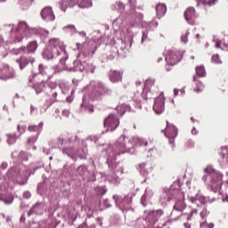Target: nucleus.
Masks as SVG:
<instances>
[{
	"mask_svg": "<svg viewBox=\"0 0 228 228\" xmlns=\"http://www.w3.org/2000/svg\"><path fill=\"white\" fill-rule=\"evenodd\" d=\"M17 42H22V37H16L15 39L11 41V44H15Z\"/></svg>",
	"mask_w": 228,
	"mask_h": 228,
	"instance_id": "nucleus-41",
	"label": "nucleus"
},
{
	"mask_svg": "<svg viewBox=\"0 0 228 228\" xmlns=\"http://www.w3.org/2000/svg\"><path fill=\"white\" fill-rule=\"evenodd\" d=\"M100 94L102 95H104V94H108V89H106L104 86L100 87Z\"/></svg>",
	"mask_w": 228,
	"mask_h": 228,
	"instance_id": "nucleus-38",
	"label": "nucleus"
},
{
	"mask_svg": "<svg viewBox=\"0 0 228 228\" xmlns=\"http://www.w3.org/2000/svg\"><path fill=\"white\" fill-rule=\"evenodd\" d=\"M205 227H208V228H214L215 227V224L213 223H210V224H207L206 221H203L201 224H200V228H205Z\"/></svg>",
	"mask_w": 228,
	"mask_h": 228,
	"instance_id": "nucleus-30",
	"label": "nucleus"
},
{
	"mask_svg": "<svg viewBox=\"0 0 228 228\" xmlns=\"http://www.w3.org/2000/svg\"><path fill=\"white\" fill-rule=\"evenodd\" d=\"M52 97H53V99H56L58 97V93H53Z\"/></svg>",
	"mask_w": 228,
	"mask_h": 228,
	"instance_id": "nucleus-46",
	"label": "nucleus"
},
{
	"mask_svg": "<svg viewBox=\"0 0 228 228\" xmlns=\"http://www.w3.org/2000/svg\"><path fill=\"white\" fill-rule=\"evenodd\" d=\"M34 88L36 90V94H42L44 92V88H45V81H41L34 85Z\"/></svg>",
	"mask_w": 228,
	"mask_h": 228,
	"instance_id": "nucleus-22",
	"label": "nucleus"
},
{
	"mask_svg": "<svg viewBox=\"0 0 228 228\" xmlns=\"http://www.w3.org/2000/svg\"><path fill=\"white\" fill-rule=\"evenodd\" d=\"M61 9L62 10V12H67V2H61Z\"/></svg>",
	"mask_w": 228,
	"mask_h": 228,
	"instance_id": "nucleus-37",
	"label": "nucleus"
},
{
	"mask_svg": "<svg viewBox=\"0 0 228 228\" xmlns=\"http://www.w3.org/2000/svg\"><path fill=\"white\" fill-rule=\"evenodd\" d=\"M205 172L206 174H208L210 176V186L212 191H214V193H216L218 190H222V179H224V175L216 172L211 167H208L207 168H205Z\"/></svg>",
	"mask_w": 228,
	"mask_h": 228,
	"instance_id": "nucleus-3",
	"label": "nucleus"
},
{
	"mask_svg": "<svg viewBox=\"0 0 228 228\" xmlns=\"http://www.w3.org/2000/svg\"><path fill=\"white\" fill-rule=\"evenodd\" d=\"M200 216H201L202 220H206V216H208V208H204Z\"/></svg>",
	"mask_w": 228,
	"mask_h": 228,
	"instance_id": "nucleus-33",
	"label": "nucleus"
},
{
	"mask_svg": "<svg viewBox=\"0 0 228 228\" xmlns=\"http://www.w3.org/2000/svg\"><path fill=\"white\" fill-rule=\"evenodd\" d=\"M198 200L200 202V204L206 205L208 202H215V199H212L211 200L209 198H207L205 196H199Z\"/></svg>",
	"mask_w": 228,
	"mask_h": 228,
	"instance_id": "nucleus-27",
	"label": "nucleus"
},
{
	"mask_svg": "<svg viewBox=\"0 0 228 228\" xmlns=\"http://www.w3.org/2000/svg\"><path fill=\"white\" fill-rule=\"evenodd\" d=\"M195 15V8L193 7H188L183 13V17L185 20L188 21V24H193V20L196 17Z\"/></svg>",
	"mask_w": 228,
	"mask_h": 228,
	"instance_id": "nucleus-15",
	"label": "nucleus"
},
{
	"mask_svg": "<svg viewBox=\"0 0 228 228\" xmlns=\"http://www.w3.org/2000/svg\"><path fill=\"white\" fill-rule=\"evenodd\" d=\"M216 1H218V0H213V2H208V4L211 6V4H215V3H216Z\"/></svg>",
	"mask_w": 228,
	"mask_h": 228,
	"instance_id": "nucleus-49",
	"label": "nucleus"
},
{
	"mask_svg": "<svg viewBox=\"0 0 228 228\" xmlns=\"http://www.w3.org/2000/svg\"><path fill=\"white\" fill-rule=\"evenodd\" d=\"M120 172H121V174H122V172H124V169H123V168H121V169H120Z\"/></svg>",
	"mask_w": 228,
	"mask_h": 228,
	"instance_id": "nucleus-57",
	"label": "nucleus"
},
{
	"mask_svg": "<svg viewBox=\"0 0 228 228\" xmlns=\"http://www.w3.org/2000/svg\"><path fill=\"white\" fill-rule=\"evenodd\" d=\"M163 215H165V212L162 209L152 210L149 212L146 220L154 225L158 224V220H159V217Z\"/></svg>",
	"mask_w": 228,
	"mask_h": 228,
	"instance_id": "nucleus-11",
	"label": "nucleus"
},
{
	"mask_svg": "<svg viewBox=\"0 0 228 228\" xmlns=\"http://www.w3.org/2000/svg\"><path fill=\"white\" fill-rule=\"evenodd\" d=\"M24 154V152H21L20 155Z\"/></svg>",
	"mask_w": 228,
	"mask_h": 228,
	"instance_id": "nucleus-59",
	"label": "nucleus"
},
{
	"mask_svg": "<svg viewBox=\"0 0 228 228\" xmlns=\"http://www.w3.org/2000/svg\"><path fill=\"white\" fill-rule=\"evenodd\" d=\"M141 204H142V206H147V196L142 195V198H141Z\"/></svg>",
	"mask_w": 228,
	"mask_h": 228,
	"instance_id": "nucleus-36",
	"label": "nucleus"
},
{
	"mask_svg": "<svg viewBox=\"0 0 228 228\" xmlns=\"http://www.w3.org/2000/svg\"><path fill=\"white\" fill-rule=\"evenodd\" d=\"M49 159H50V161H52V159H53V157H50V158H49Z\"/></svg>",
	"mask_w": 228,
	"mask_h": 228,
	"instance_id": "nucleus-58",
	"label": "nucleus"
},
{
	"mask_svg": "<svg viewBox=\"0 0 228 228\" xmlns=\"http://www.w3.org/2000/svg\"><path fill=\"white\" fill-rule=\"evenodd\" d=\"M22 26H24V27L26 28V26H28V25L26 24L25 21H20V22L19 23V28H22Z\"/></svg>",
	"mask_w": 228,
	"mask_h": 228,
	"instance_id": "nucleus-42",
	"label": "nucleus"
},
{
	"mask_svg": "<svg viewBox=\"0 0 228 228\" xmlns=\"http://www.w3.org/2000/svg\"><path fill=\"white\" fill-rule=\"evenodd\" d=\"M165 136L169 140V143L174 145V140L177 138V128L168 121H167V127L165 130Z\"/></svg>",
	"mask_w": 228,
	"mask_h": 228,
	"instance_id": "nucleus-8",
	"label": "nucleus"
},
{
	"mask_svg": "<svg viewBox=\"0 0 228 228\" xmlns=\"http://www.w3.org/2000/svg\"><path fill=\"white\" fill-rule=\"evenodd\" d=\"M137 86V93L134 94V100L140 102L142 99V94L145 92L147 95V99H151V93L156 92V80L154 78H148L144 86H142V82H136L135 83Z\"/></svg>",
	"mask_w": 228,
	"mask_h": 228,
	"instance_id": "nucleus-2",
	"label": "nucleus"
},
{
	"mask_svg": "<svg viewBox=\"0 0 228 228\" xmlns=\"http://www.w3.org/2000/svg\"><path fill=\"white\" fill-rule=\"evenodd\" d=\"M39 74L42 76H48L49 77V69L45 67L44 64H39L38 66Z\"/></svg>",
	"mask_w": 228,
	"mask_h": 228,
	"instance_id": "nucleus-24",
	"label": "nucleus"
},
{
	"mask_svg": "<svg viewBox=\"0 0 228 228\" xmlns=\"http://www.w3.org/2000/svg\"><path fill=\"white\" fill-rule=\"evenodd\" d=\"M28 158L25 159V161H27Z\"/></svg>",
	"mask_w": 228,
	"mask_h": 228,
	"instance_id": "nucleus-60",
	"label": "nucleus"
},
{
	"mask_svg": "<svg viewBox=\"0 0 228 228\" xmlns=\"http://www.w3.org/2000/svg\"><path fill=\"white\" fill-rule=\"evenodd\" d=\"M77 140V135H71L69 138V142H76Z\"/></svg>",
	"mask_w": 228,
	"mask_h": 228,
	"instance_id": "nucleus-39",
	"label": "nucleus"
},
{
	"mask_svg": "<svg viewBox=\"0 0 228 228\" xmlns=\"http://www.w3.org/2000/svg\"><path fill=\"white\" fill-rule=\"evenodd\" d=\"M31 215H33V209H30L28 213V216H31Z\"/></svg>",
	"mask_w": 228,
	"mask_h": 228,
	"instance_id": "nucleus-48",
	"label": "nucleus"
},
{
	"mask_svg": "<svg viewBox=\"0 0 228 228\" xmlns=\"http://www.w3.org/2000/svg\"><path fill=\"white\" fill-rule=\"evenodd\" d=\"M41 17L43 20H54L56 17L54 16V12H53V8L46 6L41 11Z\"/></svg>",
	"mask_w": 228,
	"mask_h": 228,
	"instance_id": "nucleus-13",
	"label": "nucleus"
},
{
	"mask_svg": "<svg viewBox=\"0 0 228 228\" xmlns=\"http://www.w3.org/2000/svg\"><path fill=\"white\" fill-rule=\"evenodd\" d=\"M104 127H107V131L113 132L118 126H120V119L113 115L110 114L103 121Z\"/></svg>",
	"mask_w": 228,
	"mask_h": 228,
	"instance_id": "nucleus-5",
	"label": "nucleus"
},
{
	"mask_svg": "<svg viewBox=\"0 0 228 228\" xmlns=\"http://www.w3.org/2000/svg\"><path fill=\"white\" fill-rule=\"evenodd\" d=\"M7 137V143L9 145H13V143H15V142H17V138H19L17 136V134H6Z\"/></svg>",
	"mask_w": 228,
	"mask_h": 228,
	"instance_id": "nucleus-23",
	"label": "nucleus"
},
{
	"mask_svg": "<svg viewBox=\"0 0 228 228\" xmlns=\"http://www.w3.org/2000/svg\"><path fill=\"white\" fill-rule=\"evenodd\" d=\"M14 77L15 74L9 66H4V68L0 69V79H12V77Z\"/></svg>",
	"mask_w": 228,
	"mask_h": 228,
	"instance_id": "nucleus-14",
	"label": "nucleus"
},
{
	"mask_svg": "<svg viewBox=\"0 0 228 228\" xmlns=\"http://www.w3.org/2000/svg\"><path fill=\"white\" fill-rule=\"evenodd\" d=\"M224 202H228V195H226L224 199H223Z\"/></svg>",
	"mask_w": 228,
	"mask_h": 228,
	"instance_id": "nucleus-50",
	"label": "nucleus"
},
{
	"mask_svg": "<svg viewBox=\"0 0 228 228\" xmlns=\"http://www.w3.org/2000/svg\"><path fill=\"white\" fill-rule=\"evenodd\" d=\"M153 110L157 115H161V113L165 111V96L163 95V93H161L159 96L155 99Z\"/></svg>",
	"mask_w": 228,
	"mask_h": 228,
	"instance_id": "nucleus-9",
	"label": "nucleus"
},
{
	"mask_svg": "<svg viewBox=\"0 0 228 228\" xmlns=\"http://www.w3.org/2000/svg\"><path fill=\"white\" fill-rule=\"evenodd\" d=\"M181 58H183V54H181V52L169 51L168 54L166 56V61L167 65H169L170 67H174V65H177V63L181 61Z\"/></svg>",
	"mask_w": 228,
	"mask_h": 228,
	"instance_id": "nucleus-6",
	"label": "nucleus"
},
{
	"mask_svg": "<svg viewBox=\"0 0 228 228\" xmlns=\"http://www.w3.org/2000/svg\"><path fill=\"white\" fill-rule=\"evenodd\" d=\"M197 209H192L191 212V216L187 218V220H191V216H193V215H197Z\"/></svg>",
	"mask_w": 228,
	"mask_h": 228,
	"instance_id": "nucleus-40",
	"label": "nucleus"
},
{
	"mask_svg": "<svg viewBox=\"0 0 228 228\" xmlns=\"http://www.w3.org/2000/svg\"><path fill=\"white\" fill-rule=\"evenodd\" d=\"M94 107L89 108V113H94Z\"/></svg>",
	"mask_w": 228,
	"mask_h": 228,
	"instance_id": "nucleus-51",
	"label": "nucleus"
},
{
	"mask_svg": "<svg viewBox=\"0 0 228 228\" xmlns=\"http://www.w3.org/2000/svg\"><path fill=\"white\" fill-rule=\"evenodd\" d=\"M17 131L20 133V134H24V133H26V126L18 125Z\"/></svg>",
	"mask_w": 228,
	"mask_h": 228,
	"instance_id": "nucleus-29",
	"label": "nucleus"
},
{
	"mask_svg": "<svg viewBox=\"0 0 228 228\" xmlns=\"http://www.w3.org/2000/svg\"><path fill=\"white\" fill-rule=\"evenodd\" d=\"M69 114H70V112H69V110H63V111H62V115H63L64 117H69Z\"/></svg>",
	"mask_w": 228,
	"mask_h": 228,
	"instance_id": "nucleus-44",
	"label": "nucleus"
},
{
	"mask_svg": "<svg viewBox=\"0 0 228 228\" xmlns=\"http://www.w3.org/2000/svg\"><path fill=\"white\" fill-rule=\"evenodd\" d=\"M69 6H74V4H83V0H69Z\"/></svg>",
	"mask_w": 228,
	"mask_h": 228,
	"instance_id": "nucleus-32",
	"label": "nucleus"
},
{
	"mask_svg": "<svg viewBox=\"0 0 228 228\" xmlns=\"http://www.w3.org/2000/svg\"><path fill=\"white\" fill-rule=\"evenodd\" d=\"M159 61H163V58H159L158 62L159 63Z\"/></svg>",
	"mask_w": 228,
	"mask_h": 228,
	"instance_id": "nucleus-53",
	"label": "nucleus"
},
{
	"mask_svg": "<svg viewBox=\"0 0 228 228\" xmlns=\"http://www.w3.org/2000/svg\"><path fill=\"white\" fill-rule=\"evenodd\" d=\"M115 159H117L116 156H109L107 159V163L112 170H117V167H118V163L115 162Z\"/></svg>",
	"mask_w": 228,
	"mask_h": 228,
	"instance_id": "nucleus-20",
	"label": "nucleus"
},
{
	"mask_svg": "<svg viewBox=\"0 0 228 228\" xmlns=\"http://www.w3.org/2000/svg\"><path fill=\"white\" fill-rule=\"evenodd\" d=\"M203 179H206V176H204Z\"/></svg>",
	"mask_w": 228,
	"mask_h": 228,
	"instance_id": "nucleus-61",
	"label": "nucleus"
},
{
	"mask_svg": "<svg viewBox=\"0 0 228 228\" xmlns=\"http://www.w3.org/2000/svg\"><path fill=\"white\" fill-rule=\"evenodd\" d=\"M221 45H222V43L220 41H216V49H220Z\"/></svg>",
	"mask_w": 228,
	"mask_h": 228,
	"instance_id": "nucleus-43",
	"label": "nucleus"
},
{
	"mask_svg": "<svg viewBox=\"0 0 228 228\" xmlns=\"http://www.w3.org/2000/svg\"><path fill=\"white\" fill-rule=\"evenodd\" d=\"M63 153L70 156V154L74 153V148H63Z\"/></svg>",
	"mask_w": 228,
	"mask_h": 228,
	"instance_id": "nucleus-31",
	"label": "nucleus"
},
{
	"mask_svg": "<svg viewBox=\"0 0 228 228\" xmlns=\"http://www.w3.org/2000/svg\"><path fill=\"white\" fill-rule=\"evenodd\" d=\"M156 12L158 18L161 19V17L167 13V5H165V4H157Z\"/></svg>",
	"mask_w": 228,
	"mask_h": 228,
	"instance_id": "nucleus-19",
	"label": "nucleus"
},
{
	"mask_svg": "<svg viewBox=\"0 0 228 228\" xmlns=\"http://www.w3.org/2000/svg\"><path fill=\"white\" fill-rule=\"evenodd\" d=\"M56 56V51H53L52 47L47 46L43 52V58L45 60H53Z\"/></svg>",
	"mask_w": 228,
	"mask_h": 228,
	"instance_id": "nucleus-17",
	"label": "nucleus"
},
{
	"mask_svg": "<svg viewBox=\"0 0 228 228\" xmlns=\"http://www.w3.org/2000/svg\"><path fill=\"white\" fill-rule=\"evenodd\" d=\"M220 156L224 163H228V147H221Z\"/></svg>",
	"mask_w": 228,
	"mask_h": 228,
	"instance_id": "nucleus-21",
	"label": "nucleus"
},
{
	"mask_svg": "<svg viewBox=\"0 0 228 228\" xmlns=\"http://www.w3.org/2000/svg\"><path fill=\"white\" fill-rule=\"evenodd\" d=\"M42 129H44V123H39L38 125H29L28 126V131L29 133H36L37 135L40 134L42 132Z\"/></svg>",
	"mask_w": 228,
	"mask_h": 228,
	"instance_id": "nucleus-18",
	"label": "nucleus"
},
{
	"mask_svg": "<svg viewBox=\"0 0 228 228\" xmlns=\"http://www.w3.org/2000/svg\"><path fill=\"white\" fill-rule=\"evenodd\" d=\"M212 63H216V65H222V59H220V55L216 53L211 57Z\"/></svg>",
	"mask_w": 228,
	"mask_h": 228,
	"instance_id": "nucleus-26",
	"label": "nucleus"
},
{
	"mask_svg": "<svg viewBox=\"0 0 228 228\" xmlns=\"http://www.w3.org/2000/svg\"><path fill=\"white\" fill-rule=\"evenodd\" d=\"M188 35H190V33L186 32L184 35L182 36L181 39L183 44H186V42H188Z\"/></svg>",
	"mask_w": 228,
	"mask_h": 228,
	"instance_id": "nucleus-35",
	"label": "nucleus"
},
{
	"mask_svg": "<svg viewBox=\"0 0 228 228\" xmlns=\"http://www.w3.org/2000/svg\"><path fill=\"white\" fill-rule=\"evenodd\" d=\"M133 141L140 147H147L149 145V142L142 138H134Z\"/></svg>",
	"mask_w": 228,
	"mask_h": 228,
	"instance_id": "nucleus-25",
	"label": "nucleus"
},
{
	"mask_svg": "<svg viewBox=\"0 0 228 228\" xmlns=\"http://www.w3.org/2000/svg\"><path fill=\"white\" fill-rule=\"evenodd\" d=\"M122 71L111 69L109 74V77L112 83H118L119 81H122Z\"/></svg>",
	"mask_w": 228,
	"mask_h": 228,
	"instance_id": "nucleus-16",
	"label": "nucleus"
},
{
	"mask_svg": "<svg viewBox=\"0 0 228 228\" xmlns=\"http://www.w3.org/2000/svg\"><path fill=\"white\" fill-rule=\"evenodd\" d=\"M58 140H59L60 143H63V139H61V137H59Z\"/></svg>",
	"mask_w": 228,
	"mask_h": 228,
	"instance_id": "nucleus-52",
	"label": "nucleus"
},
{
	"mask_svg": "<svg viewBox=\"0 0 228 228\" xmlns=\"http://www.w3.org/2000/svg\"><path fill=\"white\" fill-rule=\"evenodd\" d=\"M196 38H200V34H197Z\"/></svg>",
	"mask_w": 228,
	"mask_h": 228,
	"instance_id": "nucleus-54",
	"label": "nucleus"
},
{
	"mask_svg": "<svg viewBox=\"0 0 228 228\" xmlns=\"http://www.w3.org/2000/svg\"><path fill=\"white\" fill-rule=\"evenodd\" d=\"M63 29L69 30V31H76V26L67 25L63 28Z\"/></svg>",
	"mask_w": 228,
	"mask_h": 228,
	"instance_id": "nucleus-34",
	"label": "nucleus"
},
{
	"mask_svg": "<svg viewBox=\"0 0 228 228\" xmlns=\"http://www.w3.org/2000/svg\"><path fill=\"white\" fill-rule=\"evenodd\" d=\"M92 54H95V50H94V51L92 52Z\"/></svg>",
	"mask_w": 228,
	"mask_h": 228,
	"instance_id": "nucleus-55",
	"label": "nucleus"
},
{
	"mask_svg": "<svg viewBox=\"0 0 228 228\" xmlns=\"http://www.w3.org/2000/svg\"><path fill=\"white\" fill-rule=\"evenodd\" d=\"M140 167H145V164H141Z\"/></svg>",
	"mask_w": 228,
	"mask_h": 228,
	"instance_id": "nucleus-56",
	"label": "nucleus"
},
{
	"mask_svg": "<svg viewBox=\"0 0 228 228\" xmlns=\"http://www.w3.org/2000/svg\"><path fill=\"white\" fill-rule=\"evenodd\" d=\"M174 94L175 96L179 94V90L178 89H174Z\"/></svg>",
	"mask_w": 228,
	"mask_h": 228,
	"instance_id": "nucleus-47",
	"label": "nucleus"
},
{
	"mask_svg": "<svg viewBox=\"0 0 228 228\" xmlns=\"http://www.w3.org/2000/svg\"><path fill=\"white\" fill-rule=\"evenodd\" d=\"M37 49H38V43L31 41L27 46H22L17 50L16 54H21L20 58L16 60L21 70L26 69L28 63H35V59L33 57H26V54H35Z\"/></svg>",
	"mask_w": 228,
	"mask_h": 228,
	"instance_id": "nucleus-1",
	"label": "nucleus"
},
{
	"mask_svg": "<svg viewBox=\"0 0 228 228\" xmlns=\"http://www.w3.org/2000/svg\"><path fill=\"white\" fill-rule=\"evenodd\" d=\"M197 76L193 77V82L196 85V87L194 88V92L196 94H200V92H202L204 90V84L199 80V77H206V68H204L203 65L198 66L195 69Z\"/></svg>",
	"mask_w": 228,
	"mask_h": 228,
	"instance_id": "nucleus-4",
	"label": "nucleus"
},
{
	"mask_svg": "<svg viewBox=\"0 0 228 228\" xmlns=\"http://www.w3.org/2000/svg\"><path fill=\"white\" fill-rule=\"evenodd\" d=\"M175 204L174 209L175 211H184L186 209V202H184V192L178 191L175 196Z\"/></svg>",
	"mask_w": 228,
	"mask_h": 228,
	"instance_id": "nucleus-7",
	"label": "nucleus"
},
{
	"mask_svg": "<svg viewBox=\"0 0 228 228\" xmlns=\"http://www.w3.org/2000/svg\"><path fill=\"white\" fill-rule=\"evenodd\" d=\"M185 228H191V225L190 224V223H185L183 224Z\"/></svg>",
	"mask_w": 228,
	"mask_h": 228,
	"instance_id": "nucleus-45",
	"label": "nucleus"
},
{
	"mask_svg": "<svg viewBox=\"0 0 228 228\" xmlns=\"http://www.w3.org/2000/svg\"><path fill=\"white\" fill-rule=\"evenodd\" d=\"M129 142H131L129 140V138L121 135L118 141V142L116 143V147L118 149V151H116V154H124L126 152V149H127V147H129Z\"/></svg>",
	"mask_w": 228,
	"mask_h": 228,
	"instance_id": "nucleus-10",
	"label": "nucleus"
},
{
	"mask_svg": "<svg viewBox=\"0 0 228 228\" xmlns=\"http://www.w3.org/2000/svg\"><path fill=\"white\" fill-rule=\"evenodd\" d=\"M37 140L38 134L33 135L28 139V143H29V145H33V143H37Z\"/></svg>",
	"mask_w": 228,
	"mask_h": 228,
	"instance_id": "nucleus-28",
	"label": "nucleus"
},
{
	"mask_svg": "<svg viewBox=\"0 0 228 228\" xmlns=\"http://www.w3.org/2000/svg\"><path fill=\"white\" fill-rule=\"evenodd\" d=\"M48 47H51L53 51H55V56H60V54L63 53L61 42H60L59 39H50Z\"/></svg>",
	"mask_w": 228,
	"mask_h": 228,
	"instance_id": "nucleus-12",
	"label": "nucleus"
}]
</instances>
